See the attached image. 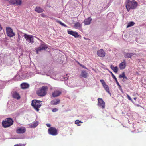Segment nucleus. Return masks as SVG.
I'll return each mask as SVG.
<instances>
[{
  "label": "nucleus",
  "instance_id": "1",
  "mask_svg": "<svg viewBox=\"0 0 146 146\" xmlns=\"http://www.w3.org/2000/svg\"><path fill=\"white\" fill-rule=\"evenodd\" d=\"M137 6L138 3L135 0H132V1L128 0L126 5V7L127 11L129 12L131 9H135Z\"/></svg>",
  "mask_w": 146,
  "mask_h": 146
},
{
  "label": "nucleus",
  "instance_id": "2",
  "mask_svg": "<svg viewBox=\"0 0 146 146\" xmlns=\"http://www.w3.org/2000/svg\"><path fill=\"white\" fill-rule=\"evenodd\" d=\"M48 90L47 86H43L37 91L36 94L39 96L43 97L46 94Z\"/></svg>",
  "mask_w": 146,
  "mask_h": 146
},
{
  "label": "nucleus",
  "instance_id": "3",
  "mask_svg": "<svg viewBox=\"0 0 146 146\" xmlns=\"http://www.w3.org/2000/svg\"><path fill=\"white\" fill-rule=\"evenodd\" d=\"M42 102L36 100H33L32 101L31 105L34 109L37 111L39 110V108L41 106L42 104L40 103Z\"/></svg>",
  "mask_w": 146,
  "mask_h": 146
},
{
  "label": "nucleus",
  "instance_id": "4",
  "mask_svg": "<svg viewBox=\"0 0 146 146\" xmlns=\"http://www.w3.org/2000/svg\"><path fill=\"white\" fill-rule=\"evenodd\" d=\"M13 121L12 119L10 118H7L3 121L2 125L4 128H6L13 125Z\"/></svg>",
  "mask_w": 146,
  "mask_h": 146
},
{
  "label": "nucleus",
  "instance_id": "5",
  "mask_svg": "<svg viewBox=\"0 0 146 146\" xmlns=\"http://www.w3.org/2000/svg\"><path fill=\"white\" fill-rule=\"evenodd\" d=\"M23 36L26 40L29 43L32 44L34 42V37H35V36L26 34H24Z\"/></svg>",
  "mask_w": 146,
  "mask_h": 146
},
{
  "label": "nucleus",
  "instance_id": "6",
  "mask_svg": "<svg viewBox=\"0 0 146 146\" xmlns=\"http://www.w3.org/2000/svg\"><path fill=\"white\" fill-rule=\"evenodd\" d=\"M6 33L7 36L9 37H12L15 36V33L13 29L10 27L6 28Z\"/></svg>",
  "mask_w": 146,
  "mask_h": 146
},
{
  "label": "nucleus",
  "instance_id": "7",
  "mask_svg": "<svg viewBox=\"0 0 146 146\" xmlns=\"http://www.w3.org/2000/svg\"><path fill=\"white\" fill-rule=\"evenodd\" d=\"M48 132L49 134L53 136H55L58 134L57 130L55 127H50L48 129Z\"/></svg>",
  "mask_w": 146,
  "mask_h": 146
},
{
  "label": "nucleus",
  "instance_id": "8",
  "mask_svg": "<svg viewBox=\"0 0 146 146\" xmlns=\"http://www.w3.org/2000/svg\"><path fill=\"white\" fill-rule=\"evenodd\" d=\"M97 100L98 106L101 108L102 109H104L105 108V103L103 99L98 98Z\"/></svg>",
  "mask_w": 146,
  "mask_h": 146
},
{
  "label": "nucleus",
  "instance_id": "9",
  "mask_svg": "<svg viewBox=\"0 0 146 146\" xmlns=\"http://www.w3.org/2000/svg\"><path fill=\"white\" fill-rule=\"evenodd\" d=\"M26 131V128L24 127H18L16 130V132L18 134H23Z\"/></svg>",
  "mask_w": 146,
  "mask_h": 146
},
{
  "label": "nucleus",
  "instance_id": "10",
  "mask_svg": "<svg viewBox=\"0 0 146 146\" xmlns=\"http://www.w3.org/2000/svg\"><path fill=\"white\" fill-rule=\"evenodd\" d=\"M21 1L22 0H10L9 2L13 5L16 4L20 5L22 3Z\"/></svg>",
  "mask_w": 146,
  "mask_h": 146
},
{
  "label": "nucleus",
  "instance_id": "11",
  "mask_svg": "<svg viewBox=\"0 0 146 146\" xmlns=\"http://www.w3.org/2000/svg\"><path fill=\"white\" fill-rule=\"evenodd\" d=\"M98 55L100 57H104L105 56V52L102 49H100L97 52Z\"/></svg>",
  "mask_w": 146,
  "mask_h": 146
},
{
  "label": "nucleus",
  "instance_id": "12",
  "mask_svg": "<svg viewBox=\"0 0 146 146\" xmlns=\"http://www.w3.org/2000/svg\"><path fill=\"white\" fill-rule=\"evenodd\" d=\"M48 47L45 45H44L43 44H41L40 46L37 48L36 50L37 53H38V52L41 51L42 50H44L46 49H47Z\"/></svg>",
  "mask_w": 146,
  "mask_h": 146
},
{
  "label": "nucleus",
  "instance_id": "13",
  "mask_svg": "<svg viewBox=\"0 0 146 146\" xmlns=\"http://www.w3.org/2000/svg\"><path fill=\"white\" fill-rule=\"evenodd\" d=\"M67 32L68 34L73 36L76 38H78L79 36L78 33L77 32H75L72 31H68Z\"/></svg>",
  "mask_w": 146,
  "mask_h": 146
},
{
  "label": "nucleus",
  "instance_id": "14",
  "mask_svg": "<svg viewBox=\"0 0 146 146\" xmlns=\"http://www.w3.org/2000/svg\"><path fill=\"white\" fill-rule=\"evenodd\" d=\"M92 20V19L90 17L84 20V23L85 25H89L90 23Z\"/></svg>",
  "mask_w": 146,
  "mask_h": 146
},
{
  "label": "nucleus",
  "instance_id": "15",
  "mask_svg": "<svg viewBox=\"0 0 146 146\" xmlns=\"http://www.w3.org/2000/svg\"><path fill=\"white\" fill-rule=\"evenodd\" d=\"M126 66V63L125 60H124L123 62L120 63L119 65V68L121 70L124 69Z\"/></svg>",
  "mask_w": 146,
  "mask_h": 146
},
{
  "label": "nucleus",
  "instance_id": "16",
  "mask_svg": "<svg viewBox=\"0 0 146 146\" xmlns=\"http://www.w3.org/2000/svg\"><path fill=\"white\" fill-rule=\"evenodd\" d=\"M134 55L133 53H125L124 54V57L127 58H131L132 56Z\"/></svg>",
  "mask_w": 146,
  "mask_h": 146
},
{
  "label": "nucleus",
  "instance_id": "17",
  "mask_svg": "<svg viewBox=\"0 0 146 146\" xmlns=\"http://www.w3.org/2000/svg\"><path fill=\"white\" fill-rule=\"evenodd\" d=\"M60 100L59 99H56L51 101L50 103L52 105H55L59 104L60 103Z\"/></svg>",
  "mask_w": 146,
  "mask_h": 146
},
{
  "label": "nucleus",
  "instance_id": "18",
  "mask_svg": "<svg viewBox=\"0 0 146 146\" xmlns=\"http://www.w3.org/2000/svg\"><path fill=\"white\" fill-rule=\"evenodd\" d=\"M61 93V92L59 91H55L52 93V96L53 97H56L59 96Z\"/></svg>",
  "mask_w": 146,
  "mask_h": 146
},
{
  "label": "nucleus",
  "instance_id": "19",
  "mask_svg": "<svg viewBox=\"0 0 146 146\" xmlns=\"http://www.w3.org/2000/svg\"><path fill=\"white\" fill-rule=\"evenodd\" d=\"M21 86L22 89H25L28 88L29 87V85L27 84L23 83L21 84Z\"/></svg>",
  "mask_w": 146,
  "mask_h": 146
},
{
  "label": "nucleus",
  "instance_id": "20",
  "mask_svg": "<svg viewBox=\"0 0 146 146\" xmlns=\"http://www.w3.org/2000/svg\"><path fill=\"white\" fill-rule=\"evenodd\" d=\"M13 98L17 99L20 98V96L18 93L16 92H13Z\"/></svg>",
  "mask_w": 146,
  "mask_h": 146
},
{
  "label": "nucleus",
  "instance_id": "21",
  "mask_svg": "<svg viewBox=\"0 0 146 146\" xmlns=\"http://www.w3.org/2000/svg\"><path fill=\"white\" fill-rule=\"evenodd\" d=\"M35 11L38 13H41L43 12L44 10L39 7H37L35 9Z\"/></svg>",
  "mask_w": 146,
  "mask_h": 146
},
{
  "label": "nucleus",
  "instance_id": "22",
  "mask_svg": "<svg viewBox=\"0 0 146 146\" xmlns=\"http://www.w3.org/2000/svg\"><path fill=\"white\" fill-rule=\"evenodd\" d=\"M111 69L116 73H117L118 71V68L117 66L114 67L113 65H111L110 66Z\"/></svg>",
  "mask_w": 146,
  "mask_h": 146
},
{
  "label": "nucleus",
  "instance_id": "23",
  "mask_svg": "<svg viewBox=\"0 0 146 146\" xmlns=\"http://www.w3.org/2000/svg\"><path fill=\"white\" fill-rule=\"evenodd\" d=\"M81 76L85 78L87 77L88 76L87 73L85 71H82L81 74Z\"/></svg>",
  "mask_w": 146,
  "mask_h": 146
},
{
  "label": "nucleus",
  "instance_id": "24",
  "mask_svg": "<svg viewBox=\"0 0 146 146\" xmlns=\"http://www.w3.org/2000/svg\"><path fill=\"white\" fill-rule=\"evenodd\" d=\"M110 72L111 73L113 78L115 80L117 84V85H118V86H119L120 87H121V86L120 85L119 83L118 82L117 79V78H116V77H115V75L113 74L111 72Z\"/></svg>",
  "mask_w": 146,
  "mask_h": 146
},
{
  "label": "nucleus",
  "instance_id": "25",
  "mask_svg": "<svg viewBox=\"0 0 146 146\" xmlns=\"http://www.w3.org/2000/svg\"><path fill=\"white\" fill-rule=\"evenodd\" d=\"M82 25L78 22H77L74 24V27L76 29H77L79 27H81Z\"/></svg>",
  "mask_w": 146,
  "mask_h": 146
},
{
  "label": "nucleus",
  "instance_id": "26",
  "mask_svg": "<svg viewBox=\"0 0 146 146\" xmlns=\"http://www.w3.org/2000/svg\"><path fill=\"white\" fill-rule=\"evenodd\" d=\"M38 122L37 121L35 122L34 123L31 124L30 125V127H31L35 128L38 125Z\"/></svg>",
  "mask_w": 146,
  "mask_h": 146
},
{
  "label": "nucleus",
  "instance_id": "27",
  "mask_svg": "<svg viewBox=\"0 0 146 146\" xmlns=\"http://www.w3.org/2000/svg\"><path fill=\"white\" fill-rule=\"evenodd\" d=\"M135 24V23L133 22H129L127 26V28H128L129 27L133 26Z\"/></svg>",
  "mask_w": 146,
  "mask_h": 146
},
{
  "label": "nucleus",
  "instance_id": "28",
  "mask_svg": "<svg viewBox=\"0 0 146 146\" xmlns=\"http://www.w3.org/2000/svg\"><path fill=\"white\" fill-rule=\"evenodd\" d=\"M56 21L58 23H59V24H60L62 26H64V27H67V26L64 23H62L61 21H58V19L56 20Z\"/></svg>",
  "mask_w": 146,
  "mask_h": 146
},
{
  "label": "nucleus",
  "instance_id": "29",
  "mask_svg": "<svg viewBox=\"0 0 146 146\" xmlns=\"http://www.w3.org/2000/svg\"><path fill=\"white\" fill-rule=\"evenodd\" d=\"M75 124H77L78 126H80V124H79V123H82L80 121L78 120H77L75 121Z\"/></svg>",
  "mask_w": 146,
  "mask_h": 146
},
{
  "label": "nucleus",
  "instance_id": "30",
  "mask_svg": "<svg viewBox=\"0 0 146 146\" xmlns=\"http://www.w3.org/2000/svg\"><path fill=\"white\" fill-rule=\"evenodd\" d=\"M125 74L124 72H123L122 74L120 75H119V78H124V77H125Z\"/></svg>",
  "mask_w": 146,
  "mask_h": 146
},
{
  "label": "nucleus",
  "instance_id": "31",
  "mask_svg": "<svg viewBox=\"0 0 146 146\" xmlns=\"http://www.w3.org/2000/svg\"><path fill=\"white\" fill-rule=\"evenodd\" d=\"M105 90L108 93L111 94V93L110 92V90L109 88V87H108L105 88Z\"/></svg>",
  "mask_w": 146,
  "mask_h": 146
},
{
  "label": "nucleus",
  "instance_id": "32",
  "mask_svg": "<svg viewBox=\"0 0 146 146\" xmlns=\"http://www.w3.org/2000/svg\"><path fill=\"white\" fill-rule=\"evenodd\" d=\"M100 82L101 83L102 86H103L104 85L106 84L105 82L103 80L101 79V80H100Z\"/></svg>",
  "mask_w": 146,
  "mask_h": 146
},
{
  "label": "nucleus",
  "instance_id": "33",
  "mask_svg": "<svg viewBox=\"0 0 146 146\" xmlns=\"http://www.w3.org/2000/svg\"><path fill=\"white\" fill-rule=\"evenodd\" d=\"M58 109L57 108H54L52 110V111L53 112H56L58 110Z\"/></svg>",
  "mask_w": 146,
  "mask_h": 146
},
{
  "label": "nucleus",
  "instance_id": "34",
  "mask_svg": "<svg viewBox=\"0 0 146 146\" xmlns=\"http://www.w3.org/2000/svg\"><path fill=\"white\" fill-rule=\"evenodd\" d=\"M127 98H128L130 100H132V99L129 96V95H128V94H127Z\"/></svg>",
  "mask_w": 146,
  "mask_h": 146
},
{
  "label": "nucleus",
  "instance_id": "35",
  "mask_svg": "<svg viewBox=\"0 0 146 146\" xmlns=\"http://www.w3.org/2000/svg\"><path fill=\"white\" fill-rule=\"evenodd\" d=\"M103 86L104 88V89L106 88H107L108 87V86L107 85H106V84H105Z\"/></svg>",
  "mask_w": 146,
  "mask_h": 146
},
{
  "label": "nucleus",
  "instance_id": "36",
  "mask_svg": "<svg viewBox=\"0 0 146 146\" xmlns=\"http://www.w3.org/2000/svg\"><path fill=\"white\" fill-rule=\"evenodd\" d=\"M41 16L42 17H45V15L44 13H42L41 14Z\"/></svg>",
  "mask_w": 146,
  "mask_h": 146
},
{
  "label": "nucleus",
  "instance_id": "37",
  "mask_svg": "<svg viewBox=\"0 0 146 146\" xmlns=\"http://www.w3.org/2000/svg\"><path fill=\"white\" fill-rule=\"evenodd\" d=\"M46 125H47V126L48 127H50L51 126V125L50 124H46Z\"/></svg>",
  "mask_w": 146,
  "mask_h": 146
},
{
  "label": "nucleus",
  "instance_id": "38",
  "mask_svg": "<svg viewBox=\"0 0 146 146\" xmlns=\"http://www.w3.org/2000/svg\"><path fill=\"white\" fill-rule=\"evenodd\" d=\"M123 78V80H124V79H125V80H126L127 79V77L125 76V77H124V78Z\"/></svg>",
  "mask_w": 146,
  "mask_h": 146
},
{
  "label": "nucleus",
  "instance_id": "39",
  "mask_svg": "<svg viewBox=\"0 0 146 146\" xmlns=\"http://www.w3.org/2000/svg\"><path fill=\"white\" fill-rule=\"evenodd\" d=\"M14 146H21V145L20 144H16Z\"/></svg>",
  "mask_w": 146,
  "mask_h": 146
},
{
  "label": "nucleus",
  "instance_id": "40",
  "mask_svg": "<svg viewBox=\"0 0 146 146\" xmlns=\"http://www.w3.org/2000/svg\"><path fill=\"white\" fill-rule=\"evenodd\" d=\"M126 80H125V79H124V80H123V81L124 82H125L126 81Z\"/></svg>",
  "mask_w": 146,
  "mask_h": 146
},
{
  "label": "nucleus",
  "instance_id": "41",
  "mask_svg": "<svg viewBox=\"0 0 146 146\" xmlns=\"http://www.w3.org/2000/svg\"><path fill=\"white\" fill-rule=\"evenodd\" d=\"M137 99V98L136 97H135L134 98V100H136Z\"/></svg>",
  "mask_w": 146,
  "mask_h": 146
},
{
  "label": "nucleus",
  "instance_id": "42",
  "mask_svg": "<svg viewBox=\"0 0 146 146\" xmlns=\"http://www.w3.org/2000/svg\"><path fill=\"white\" fill-rule=\"evenodd\" d=\"M39 40H40V41L41 42H42V40H40V39H39Z\"/></svg>",
  "mask_w": 146,
  "mask_h": 146
},
{
  "label": "nucleus",
  "instance_id": "43",
  "mask_svg": "<svg viewBox=\"0 0 146 146\" xmlns=\"http://www.w3.org/2000/svg\"><path fill=\"white\" fill-rule=\"evenodd\" d=\"M83 67L84 68H85V67H84V66H83Z\"/></svg>",
  "mask_w": 146,
  "mask_h": 146
},
{
  "label": "nucleus",
  "instance_id": "44",
  "mask_svg": "<svg viewBox=\"0 0 146 146\" xmlns=\"http://www.w3.org/2000/svg\"><path fill=\"white\" fill-rule=\"evenodd\" d=\"M18 41H19V40H18Z\"/></svg>",
  "mask_w": 146,
  "mask_h": 146
}]
</instances>
